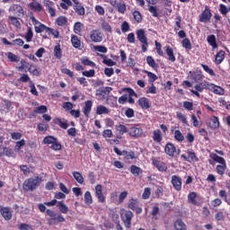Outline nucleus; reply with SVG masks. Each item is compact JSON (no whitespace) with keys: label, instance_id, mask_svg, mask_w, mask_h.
I'll return each mask as SVG.
<instances>
[{"label":"nucleus","instance_id":"nucleus-1","mask_svg":"<svg viewBox=\"0 0 230 230\" xmlns=\"http://www.w3.org/2000/svg\"><path fill=\"white\" fill-rule=\"evenodd\" d=\"M44 180L40 176H34L24 181L22 184L23 191H35Z\"/></svg>","mask_w":230,"mask_h":230},{"label":"nucleus","instance_id":"nucleus-2","mask_svg":"<svg viewBox=\"0 0 230 230\" xmlns=\"http://www.w3.org/2000/svg\"><path fill=\"white\" fill-rule=\"evenodd\" d=\"M120 217L125 227H127V229H130L132 218L134 217V213H132V211L130 210H124L121 213Z\"/></svg>","mask_w":230,"mask_h":230},{"label":"nucleus","instance_id":"nucleus-3","mask_svg":"<svg viewBox=\"0 0 230 230\" xmlns=\"http://www.w3.org/2000/svg\"><path fill=\"white\" fill-rule=\"evenodd\" d=\"M128 208L132 211H135L137 215H141L143 213V208L139 207V200H137V199H130L128 203Z\"/></svg>","mask_w":230,"mask_h":230},{"label":"nucleus","instance_id":"nucleus-4","mask_svg":"<svg viewBox=\"0 0 230 230\" xmlns=\"http://www.w3.org/2000/svg\"><path fill=\"white\" fill-rule=\"evenodd\" d=\"M31 21L34 25V30L36 33H42L43 31H48V26L44 25V23L39 22V20L35 19L34 16H31Z\"/></svg>","mask_w":230,"mask_h":230},{"label":"nucleus","instance_id":"nucleus-5","mask_svg":"<svg viewBox=\"0 0 230 230\" xmlns=\"http://www.w3.org/2000/svg\"><path fill=\"white\" fill-rule=\"evenodd\" d=\"M10 13H13L14 15H17L18 17H23L24 16V9H22V6L19 4H13L9 7Z\"/></svg>","mask_w":230,"mask_h":230},{"label":"nucleus","instance_id":"nucleus-6","mask_svg":"<svg viewBox=\"0 0 230 230\" xmlns=\"http://www.w3.org/2000/svg\"><path fill=\"white\" fill-rule=\"evenodd\" d=\"M113 150L117 155H123L125 159H136V155L132 151H119V149L116 146L113 148Z\"/></svg>","mask_w":230,"mask_h":230},{"label":"nucleus","instance_id":"nucleus-7","mask_svg":"<svg viewBox=\"0 0 230 230\" xmlns=\"http://www.w3.org/2000/svg\"><path fill=\"white\" fill-rule=\"evenodd\" d=\"M172 184L176 191H181V190H182V180L179 176H172Z\"/></svg>","mask_w":230,"mask_h":230},{"label":"nucleus","instance_id":"nucleus-8","mask_svg":"<svg viewBox=\"0 0 230 230\" xmlns=\"http://www.w3.org/2000/svg\"><path fill=\"white\" fill-rule=\"evenodd\" d=\"M0 213L4 217V220H12V208L8 207L0 206Z\"/></svg>","mask_w":230,"mask_h":230},{"label":"nucleus","instance_id":"nucleus-9","mask_svg":"<svg viewBox=\"0 0 230 230\" xmlns=\"http://www.w3.org/2000/svg\"><path fill=\"white\" fill-rule=\"evenodd\" d=\"M74 3V10L77 15H85V8L78 2V0H72Z\"/></svg>","mask_w":230,"mask_h":230},{"label":"nucleus","instance_id":"nucleus-10","mask_svg":"<svg viewBox=\"0 0 230 230\" xmlns=\"http://www.w3.org/2000/svg\"><path fill=\"white\" fill-rule=\"evenodd\" d=\"M90 38L93 42H102V40H103V38L102 37V32L99 30L92 31Z\"/></svg>","mask_w":230,"mask_h":230},{"label":"nucleus","instance_id":"nucleus-11","mask_svg":"<svg viewBox=\"0 0 230 230\" xmlns=\"http://www.w3.org/2000/svg\"><path fill=\"white\" fill-rule=\"evenodd\" d=\"M22 67L24 69V67H26V69H28L29 73H31V75H33L34 76H39L40 75V70L35 66H33V65L30 64V63H26L25 65H22Z\"/></svg>","mask_w":230,"mask_h":230},{"label":"nucleus","instance_id":"nucleus-12","mask_svg":"<svg viewBox=\"0 0 230 230\" xmlns=\"http://www.w3.org/2000/svg\"><path fill=\"white\" fill-rule=\"evenodd\" d=\"M209 91H211V93L214 94H217L218 96H224V94H226V90L224 88L213 84L209 86Z\"/></svg>","mask_w":230,"mask_h":230},{"label":"nucleus","instance_id":"nucleus-13","mask_svg":"<svg viewBox=\"0 0 230 230\" xmlns=\"http://www.w3.org/2000/svg\"><path fill=\"white\" fill-rule=\"evenodd\" d=\"M43 4L48 8L49 13L50 17H55L56 15V11L53 9V6H55V4L49 0H43Z\"/></svg>","mask_w":230,"mask_h":230},{"label":"nucleus","instance_id":"nucleus-14","mask_svg":"<svg viewBox=\"0 0 230 230\" xmlns=\"http://www.w3.org/2000/svg\"><path fill=\"white\" fill-rule=\"evenodd\" d=\"M210 19H211V11H209V9L206 7L199 16V21L200 22H208V21H210Z\"/></svg>","mask_w":230,"mask_h":230},{"label":"nucleus","instance_id":"nucleus-15","mask_svg":"<svg viewBox=\"0 0 230 230\" xmlns=\"http://www.w3.org/2000/svg\"><path fill=\"white\" fill-rule=\"evenodd\" d=\"M153 164L155 166V168H157L159 172H166V170H168L166 164L157 159H153Z\"/></svg>","mask_w":230,"mask_h":230},{"label":"nucleus","instance_id":"nucleus-16","mask_svg":"<svg viewBox=\"0 0 230 230\" xmlns=\"http://www.w3.org/2000/svg\"><path fill=\"white\" fill-rule=\"evenodd\" d=\"M60 222H66V218H64L63 215L56 214L54 218H49L48 219L49 226H53V224H58Z\"/></svg>","mask_w":230,"mask_h":230},{"label":"nucleus","instance_id":"nucleus-17","mask_svg":"<svg viewBox=\"0 0 230 230\" xmlns=\"http://www.w3.org/2000/svg\"><path fill=\"white\" fill-rule=\"evenodd\" d=\"M129 136L132 137H141L143 136V129L137 127H132L129 128Z\"/></svg>","mask_w":230,"mask_h":230},{"label":"nucleus","instance_id":"nucleus-18","mask_svg":"<svg viewBox=\"0 0 230 230\" xmlns=\"http://www.w3.org/2000/svg\"><path fill=\"white\" fill-rule=\"evenodd\" d=\"M91 111H93V101L84 102L83 112L86 118H88V116L91 114Z\"/></svg>","mask_w":230,"mask_h":230},{"label":"nucleus","instance_id":"nucleus-19","mask_svg":"<svg viewBox=\"0 0 230 230\" xmlns=\"http://www.w3.org/2000/svg\"><path fill=\"white\" fill-rule=\"evenodd\" d=\"M28 6L32 12H42V5L37 0H32Z\"/></svg>","mask_w":230,"mask_h":230},{"label":"nucleus","instance_id":"nucleus-20","mask_svg":"<svg viewBox=\"0 0 230 230\" xmlns=\"http://www.w3.org/2000/svg\"><path fill=\"white\" fill-rule=\"evenodd\" d=\"M95 195L99 202H105V197L103 196V192L102 190V185L98 184L95 186Z\"/></svg>","mask_w":230,"mask_h":230},{"label":"nucleus","instance_id":"nucleus-21","mask_svg":"<svg viewBox=\"0 0 230 230\" xmlns=\"http://www.w3.org/2000/svg\"><path fill=\"white\" fill-rule=\"evenodd\" d=\"M165 154L169 155L170 157H173L175 155V146L172 143H168L165 146Z\"/></svg>","mask_w":230,"mask_h":230},{"label":"nucleus","instance_id":"nucleus-22","mask_svg":"<svg viewBox=\"0 0 230 230\" xmlns=\"http://www.w3.org/2000/svg\"><path fill=\"white\" fill-rule=\"evenodd\" d=\"M0 150H2L0 152V157H4V155L6 157H12L13 155V150L10 147H0Z\"/></svg>","mask_w":230,"mask_h":230},{"label":"nucleus","instance_id":"nucleus-23","mask_svg":"<svg viewBox=\"0 0 230 230\" xmlns=\"http://www.w3.org/2000/svg\"><path fill=\"white\" fill-rule=\"evenodd\" d=\"M188 202L189 204H192L193 206H199V201H197V192L192 191L189 193Z\"/></svg>","mask_w":230,"mask_h":230},{"label":"nucleus","instance_id":"nucleus-24","mask_svg":"<svg viewBox=\"0 0 230 230\" xmlns=\"http://www.w3.org/2000/svg\"><path fill=\"white\" fill-rule=\"evenodd\" d=\"M101 58H102V64H105V66H116V61H113L112 59L107 58V56L103 54H98Z\"/></svg>","mask_w":230,"mask_h":230},{"label":"nucleus","instance_id":"nucleus-25","mask_svg":"<svg viewBox=\"0 0 230 230\" xmlns=\"http://www.w3.org/2000/svg\"><path fill=\"white\" fill-rule=\"evenodd\" d=\"M137 38L139 42H146L148 40L146 39V34L145 33V30L140 29L137 31Z\"/></svg>","mask_w":230,"mask_h":230},{"label":"nucleus","instance_id":"nucleus-26","mask_svg":"<svg viewBox=\"0 0 230 230\" xmlns=\"http://www.w3.org/2000/svg\"><path fill=\"white\" fill-rule=\"evenodd\" d=\"M207 42L213 48V49H217L218 48V44H217V36L209 35L207 38Z\"/></svg>","mask_w":230,"mask_h":230},{"label":"nucleus","instance_id":"nucleus-27","mask_svg":"<svg viewBox=\"0 0 230 230\" xmlns=\"http://www.w3.org/2000/svg\"><path fill=\"white\" fill-rule=\"evenodd\" d=\"M165 52L166 55L168 56V59L170 62H175V55H173V49L170 46L165 47Z\"/></svg>","mask_w":230,"mask_h":230},{"label":"nucleus","instance_id":"nucleus-28","mask_svg":"<svg viewBox=\"0 0 230 230\" xmlns=\"http://www.w3.org/2000/svg\"><path fill=\"white\" fill-rule=\"evenodd\" d=\"M138 105H140L142 109H150V101L146 99V97H142L138 100Z\"/></svg>","mask_w":230,"mask_h":230},{"label":"nucleus","instance_id":"nucleus-29","mask_svg":"<svg viewBox=\"0 0 230 230\" xmlns=\"http://www.w3.org/2000/svg\"><path fill=\"white\" fill-rule=\"evenodd\" d=\"M226 58V52L224 50H220L219 52H217V54L216 55V59L215 62L216 64H222V62H224V59Z\"/></svg>","mask_w":230,"mask_h":230},{"label":"nucleus","instance_id":"nucleus-30","mask_svg":"<svg viewBox=\"0 0 230 230\" xmlns=\"http://www.w3.org/2000/svg\"><path fill=\"white\" fill-rule=\"evenodd\" d=\"M109 112H111V110L103 105H99L96 108V114L99 116H102V114H109Z\"/></svg>","mask_w":230,"mask_h":230},{"label":"nucleus","instance_id":"nucleus-31","mask_svg":"<svg viewBox=\"0 0 230 230\" xmlns=\"http://www.w3.org/2000/svg\"><path fill=\"white\" fill-rule=\"evenodd\" d=\"M72 46L77 49L82 47V41L78 39V36L72 35L71 37Z\"/></svg>","mask_w":230,"mask_h":230},{"label":"nucleus","instance_id":"nucleus-32","mask_svg":"<svg viewBox=\"0 0 230 230\" xmlns=\"http://www.w3.org/2000/svg\"><path fill=\"white\" fill-rule=\"evenodd\" d=\"M8 19L13 26H14V28H17V30H21V22H19V18L15 16H9Z\"/></svg>","mask_w":230,"mask_h":230},{"label":"nucleus","instance_id":"nucleus-33","mask_svg":"<svg viewBox=\"0 0 230 230\" xmlns=\"http://www.w3.org/2000/svg\"><path fill=\"white\" fill-rule=\"evenodd\" d=\"M191 78L192 80H194V82L199 83V82H202L204 75H202L201 72L196 71L191 75Z\"/></svg>","mask_w":230,"mask_h":230},{"label":"nucleus","instance_id":"nucleus-34","mask_svg":"<svg viewBox=\"0 0 230 230\" xmlns=\"http://www.w3.org/2000/svg\"><path fill=\"white\" fill-rule=\"evenodd\" d=\"M174 229H176V230H188L186 228V224H184L181 219H178V220L175 221Z\"/></svg>","mask_w":230,"mask_h":230},{"label":"nucleus","instance_id":"nucleus-35","mask_svg":"<svg viewBox=\"0 0 230 230\" xmlns=\"http://www.w3.org/2000/svg\"><path fill=\"white\" fill-rule=\"evenodd\" d=\"M115 128L120 136H123V134H127V132H128V129L127 128V126L122 125V124L116 125Z\"/></svg>","mask_w":230,"mask_h":230},{"label":"nucleus","instance_id":"nucleus-36","mask_svg":"<svg viewBox=\"0 0 230 230\" xmlns=\"http://www.w3.org/2000/svg\"><path fill=\"white\" fill-rule=\"evenodd\" d=\"M24 39L26 40V42H31L33 40V30L31 27H28L27 32L24 35Z\"/></svg>","mask_w":230,"mask_h":230},{"label":"nucleus","instance_id":"nucleus-37","mask_svg":"<svg viewBox=\"0 0 230 230\" xmlns=\"http://www.w3.org/2000/svg\"><path fill=\"white\" fill-rule=\"evenodd\" d=\"M130 172L135 175L136 177L141 175L143 173V170L141 168L136 166V165H131L130 166Z\"/></svg>","mask_w":230,"mask_h":230},{"label":"nucleus","instance_id":"nucleus-38","mask_svg":"<svg viewBox=\"0 0 230 230\" xmlns=\"http://www.w3.org/2000/svg\"><path fill=\"white\" fill-rule=\"evenodd\" d=\"M57 138L53 136H48L44 137L43 145H53L54 143H57Z\"/></svg>","mask_w":230,"mask_h":230},{"label":"nucleus","instance_id":"nucleus-39","mask_svg":"<svg viewBox=\"0 0 230 230\" xmlns=\"http://www.w3.org/2000/svg\"><path fill=\"white\" fill-rule=\"evenodd\" d=\"M58 208L59 211H61L64 215L67 214L69 211V208H67L65 204L64 201H58Z\"/></svg>","mask_w":230,"mask_h":230},{"label":"nucleus","instance_id":"nucleus-40","mask_svg":"<svg viewBox=\"0 0 230 230\" xmlns=\"http://www.w3.org/2000/svg\"><path fill=\"white\" fill-rule=\"evenodd\" d=\"M174 139L179 143H182V141H184V135H182V132H181V130L176 129L174 131Z\"/></svg>","mask_w":230,"mask_h":230},{"label":"nucleus","instance_id":"nucleus-41","mask_svg":"<svg viewBox=\"0 0 230 230\" xmlns=\"http://www.w3.org/2000/svg\"><path fill=\"white\" fill-rule=\"evenodd\" d=\"M73 175L74 179H75L78 184H84V176L82 175V173H80V172H74Z\"/></svg>","mask_w":230,"mask_h":230},{"label":"nucleus","instance_id":"nucleus-42","mask_svg":"<svg viewBox=\"0 0 230 230\" xmlns=\"http://www.w3.org/2000/svg\"><path fill=\"white\" fill-rule=\"evenodd\" d=\"M153 139L156 143H161V141H163V137L161 136V130L156 129L154 131Z\"/></svg>","mask_w":230,"mask_h":230},{"label":"nucleus","instance_id":"nucleus-43","mask_svg":"<svg viewBox=\"0 0 230 230\" xmlns=\"http://www.w3.org/2000/svg\"><path fill=\"white\" fill-rule=\"evenodd\" d=\"M54 123L56 125H58L61 128H64L65 130L69 127L66 121H62V119H55Z\"/></svg>","mask_w":230,"mask_h":230},{"label":"nucleus","instance_id":"nucleus-44","mask_svg":"<svg viewBox=\"0 0 230 230\" xmlns=\"http://www.w3.org/2000/svg\"><path fill=\"white\" fill-rule=\"evenodd\" d=\"M226 168L227 165L226 164H218L217 165V172L218 175H224V173H226Z\"/></svg>","mask_w":230,"mask_h":230},{"label":"nucleus","instance_id":"nucleus-45","mask_svg":"<svg viewBox=\"0 0 230 230\" xmlns=\"http://www.w3.org/2000/svg\"><path fill=\"white\" fill-rule=\"evenodd\" d=\"M210 157L213 159V161H216V163H219V164H226V160L217 155H210Z\"/></svg>","mask_w":230,"mask_h":230},{"label":"nucleus","instance_id":"nucleus-46","mask_svg":"<svg viewBox=\"0 0 230 230\" xmlns=\"http://www.w3.org/2000/svg\"><path fill=\"white\" fill-rule=\"evenodd\" d=\"M54 56L56 58H62V49L60 48L59 44L54 48Z\"/></svg>","mask_w":230,"mask_h":230},{"label":"nucleus","instance_id":"nucleus-47","mask_svg":"<svg viewBox=\"0 0 230 230\" xmlns=\"http://www.w3.org/2000/svg\"><path fill=\"white\" fill-rule=\"evenodd\" d=\"M84 203L87 204V206L93 204V196L91 195L90 191H86L84 193Z\"/></svg>","mask_w":230,"mask_h":230},{"label":"nucleus","instance_id":"nucleus-48","mask_svg":"<svg viewBox=\"0 0 230 230\" xmlns=\"http://www.w3.org/2000/svg\"><path fill=\"white\" fill-rule=\"evenodd\" d=\"M146 63L150 67H153V69H155L157 67V63H155V59L152 58V56H149L146 58Z\"/></svg>","mask_w":230,"mask_h":230},{"label":"nucleus","instance_id":"nucleus-49","mask_svg":"<svg viewBox=\"0 0 230 230\" xmlns=\"http://www.w3.org/2000/svg\"><path fill=\"white\" fill-rule=\"evenodd\" d=\"M58 26H66L67 24V18L60 16L56 21Z\"/></svg>","mask_w":230,"mask_h":230},{"label":"nucleus","instance_id":"nucleus-50","mask_svg":"<svg viewBox=\"0 0 230 230\" xmlns=\"http://www.w3.org/2000/svg\"><path fill=\"white\" fill-rule=\"evenodd\" d=\"M116 8L119 13H125L127 12V5L123 2H119Z\"/></svg>","mask_w":230,"mask_h":230},{"label":"nucleus","instance_id":"nucleus-51","mask_svg":"<svg viewBox=\"0 0 230 230\" xmlns=\"http://www.w3.org/2000/svg\"><path fill=\"white\" fill-rule=\"evenodd\" d=\"M7 58H8V60H10V62H19V60H20L19 56L13 54L12 52L7 53Z\"/></svg>","mask_w":230,"mask_h":230},{"label":"nucleus","instance_id":"nucleus-52","mask_svg":"<svg viewBox=\"0 0 230 230\" xmlns=\"http://www.w3.org/2000/svg\"><path fill=\"white\" fill-rule=\"evenodd\" d=\"M62 3L60 4L61 8H63V10H67V8H69V6H73V2H71V0H61Z\"/></svg>","mask_w":230,"mask_h":230},{"label":"nucleus","instance_id":"nucleus-53","mask_svg":"<svg viewBox=\"0 0 230 230\" xmlns=\"http://www.w3.org/2000/svg\"><path fill=\"white\" fill-rule=\"evenodd\" d=\"M82 28H84V24L80 22H77L74 25V31L75 33L78 34L82 32Z\"/></svg>","mask_w":230,"mask_h":230},{"label":"nucleus","instance_id":"nucleus-54","mask_svg":"<svg viewBox=\"0 0 230 230\" xmlns=\"http://www.w3.org/2000/svg\"><path fill=\"white\" fill-rule=\"evenodd\" d=\"M82 64H84V66H90V67H94L96 66V64L93 61H91L89 58H83L81 59Z\"/></svg>","mask_w":230,"mask_h":230},{"label":"nucleus","instance_id":"nucleus-55","mask_svg":"<svg viewBox=\"0 0 230 230\" xmlns=\"http://www.w3.org/2000/svg\"><path fill=\"white\" fill-rule=\"evenodd\" d=\"M35 114H44L46 112H48V108L44 105H41L40 107H37L34 110Z\"/></svg>","mask_w":230,"mask_h":230},{"label":"nucleus","instance_id":"nucleus-56","mask_svg":"<svg viewBox=\"0 0 230 230\" xmlns=\"http://www.w3.org/2000/svg\"><path fill=\"white\" fill-rule=\"evenodd\" d=\"M46 33H49V35H53L55 39H58V35H60V32H58V31L51 29L49 27H48Z\"/></svg>","mask_w":230,"mask_h":230},{"label":"nucleus","instance_id":"nucleus-57","mask_svg":"<svg viewBox=\"0 0 230 230\" xmlns=\"http://www.w3.org/2000/svg\"><path fill=\"white\" fill-rule=\"evenodd\" d=\"M24 145H26V140H24V139H22V140L16 142V145L14 146V150L16 152H19V150H21V148H22V146H24Z\"/></svg>","mask_w":230,"mask_h":230},{"label":"nucleus","instance_id":"nucleus-58","mask_svg":"<svg viewBox=\"0 0 230 230\" xmlns=\"http://www.w3.org/2000/svg\"><path fill=\"white\" fill-rule=\"evenodd\" d=\"M19 230H33L31 225H28L26 223H22L18 226Z\"/></svg>","mask_w":230,"mask_h":230},{"label":"nucleus","instance_id":"nucleus-59","mask_svg":"<svg viewBox=\"0 0 230 230\" xmlns=\"http://www.w3.org/2000/svg\"><path fill=\"white\" fill-rule=\"evenodd\" d=\"M188 155L189 161H193L194 163H197V161H199V158L197 157V155H195V152L188 151Z\"/></svg>","mask_w":230,"mask_h":230},{"label":"nucleus","instance_id":"nucleus-60","mask_svg":"<svg viewBox=\"0 0 230 230\" xmlns=\"http://www.w3.org/2000/svg\"><path fill=\"white\" fill-rule=\"evenodd\" d=\"M93 49L95 51H99V53H107V47L105 46H102V45L94 46Z\"/></svg>","mask_w":230,"mask_h":230},{"label":"nucleus","instance_id":"nucleus-61","mask_svg":"<svg viewBox=\"0 0 230 230\" xmlns=\"http://www.w3.org/2000/svg\"><path fill=\"white\" fill-rule=\"evenodd\" d=\"M102 30H104V31H108L109 33H111V31H112V27H111V24H109V22H103L102 23Z\"/></svg>","mask_w":230,"mask_h":230},{"label":"nucleus","instance_id":"nucleus-62","mask_svg":"<svg viewBox=\"0 0 230 230\" xmlns=\"http://www.w3.org/2000/svg\"><path fill=\"white\" fill-rule=\"evenodd\" d=\"M95 12H97L99 15H105V9L102 5H96Z\"/></svg>","mask_w":230,"mask_h":230},{"label":"nucleus","instance_id":"nucleus-63","mask_svg":"<svg viewBox=\"0 0 230 230\" xmlns=\"http://www.w3.org/2000/svg\"><path fill=\"white\" fill-rule=\"evenodd\" d=\"M177 118L180 119V121H182L184 125H188V119H186V116L182 115V113H177Z\"/></svg>","mask_w":230,"mask_h":230},{"label":"nucleus","instance_id":"nucleus-64","mask_svg":"<svg viewBox=\"0 0 230 230\" xmlns=\"http://www.w3.org/2000/svg\"><path fill=\"white\" fill-rule=\"evenodd\" d=\"M20 170L22 172L23 175H30V167L27 165H21Z\"/></svg>","mask_w":230,"mask_h":230}]
</instances>
